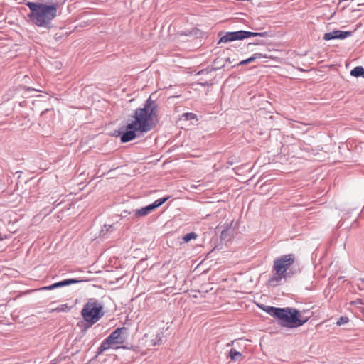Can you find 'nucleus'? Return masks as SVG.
Listing matches in <instances>:
<instances>
[{
	"instance_id": "obj_1",
	"label": "nucleus",
	"mask_w": 364,
	"mask_h": 364,
	"mask_svg": "<svg viewBox=\"0 0 364 364\" xmlns=\"http://www.w3.org/2000/svg\"><path fill=\"white\" fill-rule=\"evenodd\" d=\"M132 119L121 136L122 142H128L136 137V132H147L154 128L159 122L157 106L148 100L144 107L135 110Z\"/></svg>"
},
{
	"instance_id": "obj_2",
	"label": "nucleus",
	"mask_w": 364,
	"mask_h": 364,
	"mask_svg": "<svg viewBox=\"0 0 364 364\" xmlns=\"http://www.w3.org/2000/svg\"><path fill=\"white\" fill-rule=\"evenodd\" d=\"M26 4L30 11L28 17L31 23L38 27L50 28L52 21L58 16V3L28 1Z\"/></svg>"
},
{
	"instance_id": "obj_3",
	"label": "nucleus",
	"mask_w": 364,
	"mask_h": 364,
	"mask_svg": "<svg viewBox=\"0 0 364 364\" xmlns=\"http://www.w3.org/2000/svg\"><path fill=\"white\" fill-rule=\"evenodd\" d=\"M264 310L271 316L279 318L282 326L289 328L301 326L308 321L307 318L300 319L299 312L294 309L267 306Z\"/></svg>"
},
{
	"instance_id": "obj_4",
	"label": "nucleus",
	"mask_w": 364,
	"mask_h": 364,
	"mask_svg": "<svg viewBox=\"0 0 364 364\" xmlns=\"http://www.w3.org/2000/svg\"><path fill=\"white\" fill-rule=\"evenodd\" d=\"M295 261V256L293 254L284 255L274 260L272 272L274 274L269 279V282L278 283L287 276V271Z\"/></svg>"
},
{
	"instance_id": "obj_5",
	"label": "nucleus",
	"mask_w": 364,
	"mask_h": 364,
	"mask_svg": "<svg viewBox=\"0 0 364 364\" xmlns=\"http://www.w3.org/2000/svg\"><path fill=\"white\" fill-rule=\"evenodd\" d=\"M81 315L87 323L93 325L103 316V306L96 299H90L82 309Z\"/></svg>"
},
{
	"instance_id": "obj_6",
	"label": "nucleus",
	"mask_w": 364,
	"mask_h": 364,
	"mask_svg": "<svg viewBox=\"0 0 364 364\" xmlns=\"http://www.w3.org/2000/svg\"><path fill=\"white\" fill-rule=\"evenodd\" d=\"M127 329L125 327L117 328L101 343L100 351L103 352L109 348L117 349L119 345L124 343L125 338L122 336L126 333Z\"/></svg>"
},
{
	"instance_id": "obj_7",
	"label": "nucleus",
	"mask_w": 364,
	"mask_h": 364,
	"mask_svg": "<svg viewBox=\"0 0 364 364\" xmlns=\"http://www.w3.org/2000/svg\"><path fill=\"white\" fill-rule=\"evenodd\" d=\"M168 197L159 198V199L155 200L154 202V203H152L151 205H149L146 207L136 210L134 212V215L136 218H141V217H144V216L147 215L155 208L159 207L163 203H164L168 200Z\"/></svg>"
},
{
	"instance_id": "obj_8",
	"label": "nucleus",
	"mask_w": 364,
	"mask_h": 364,
	"mask_svg": "<svg viewBox=\"0 0 364 364\" xmlns=\"http://www.w3.org/2000/svg\"><path fill=\"white\" fill-rule=\"evenodd\" d=\"M351 35V32L350 31H342L339 30H335L329 33H326L324 34L323 39L326 41H329L332 39H344L346 37H348Z\"/></svg>"
},
{
	"instance_id": "obj_9",
	"label": "nucleus",
	"mask_w": 364,
	"mask_h": 364,
	"mask_svg": "<svg viewBox=\"0 0 364 364\" xmlns=\"http://www.w3.org/2000/svg\"><path fill=\"white\" fill-rule=\"evenodd\" d=\"M80 282L81 280L75 279H67L59 282L54 283L50 286L43 287L41 288L40 290H53L55 288L62 287L64 286H68L73 284H77Z\"/></svg>"
},
{
	"instance_id": "obj_10",
	"label": "nucleus",
	"mask_w": 364,
	"mask_h": 364,
	"mask_svg": "<svg viewBox=\"0 0 364 364\" xmlns=\"http://www.w3.org/2000/svg\"><path fill=\"white\" fill-rule=\"evenodd\" d=\"M236 40H240L238 31L227 32L224 36H223L220 38L218 43H228V42H230V41H236Z\"/></svg>"
},
{
	"instance_id": "obj_11",
	"label": "nucleus",
	"mask_w": 364,
	"mask_h": 364,
	"mask_svg": "<svg viewBox=\"0 0 364 364\" xmlns=\"http://www.w3.org/2000/svg\"><path fill=\"white\" fill-rule=\"evenodd\" d=\"M262 58H269L272 60H276L277 58L273 57V56H267V55H263L262 53H255L249 58H247L246 60H243L241 62H240L239 65H246V64L253 62L254 60H255L257 59Z\"/></svg>"
},
{
	"instance_id": "obj_12",
	"label": "nucleus",
	"mask_w": 364,
	"mask_h": 364,
	"mask_svg": "<svg viewBox=\"0 0 364 364\" xmlns=\"http://www.w3.org/2000/svg\"><path fill=\"white\" fill-rule=\"evenodd\" d=\"M73 306L69 305L68 304H61L54 309H52L49 311L50 313H67L72 310Z\"/></svg>"
},
{
	"instance_id": "obj_13",
	"label": "nucleus",
	"mask_w": 364,
	"mask_h": 364,
	"mask_svg": "<svg viewBox=\"0 0 364 364\" xmlns=\"http://www.w3.org/2000/svg\"><path fill=\"white\" fill-rule=\"evenodd\" d=\"M351 75L354 77H360L364 75V68L360 66H357L353 68L350 72Z\"/></svg>"
},
{
	"instance_id": "obj_14",
	"label": "nucleus",
	"mask_w": 364,
	"mask_h": 364,
	"mask_svg": "<svg viewBox=\"0 0 364 364\" xmlns=\"http://www.w3.org/2000/svg\"><path fill=\"white\" fill-rule=\"evenodd\" d=\"M230 357L232 360H236L238 358H242V354L240 352H237L235 349H231L230 351Z\"/></svg>"
},
{
	"instance_id": "obj_15",
	"label": "nucleus",
	"mask_w": 364,
	"mask_h": 364,
	"mask_svg": "<svg viewBox=\"0 0 364 364\" xmlns=\"http://www.w3.org/2000/svg\"><path fill=\"white\" fill-rule=\"evenodd\" d=\"M197 237V235L194 232H190L184 235L183 240L185 242H188L191 240L196 239Z\"/></svg>"
},
{
	"instance_id": "obj_16",
	"label": "nucleus",
	"mask_w": 364,
	"mask_h": 364,
	"mask_svg": "<svg viewBox=\"0 0 364 364\" xmlns=\"http://www.w3.org/2000/svg\"><path fill=\"white\" fill-rule=\"evenodd\" d=\"M250 33H251L250 31H238L239 39L242 40L244 38H250V37H251Z\"/></svg>"
},
{
	"instance_id": "obj_17",
	"label": "nucleus",
	"mask_w": 364,
	"mask_h": 364,
	"mask_svg": "<svg viewBox=\"0 0 364 364\" xmlns=\"http://www.w3.org/2000/svg\"><path fill=\"white\" fill-rule=\"evenodd\" d=\"M183 117L186 119V120H192V119H197V116L196 114L194 113H192V112H186L183 114Z\"/></svg>"
},
{
	"instance_id": "obj_18",
	"label": "nucleus",
	"mask_w": 364,
	"mask_h": 364,
	"mask_svg": "<svg viewBox=\"0 0 364 364\" xmlns=\"http://www.w3.org/2000/svg\"><path fill=\"white\" fill-rule=\"evenodd\" d=\"M349 319L346 316H341L338 318V320L336 322L337 326H341L343 324L347 323L348 322Z\"/></svg>"
},
{
	"instance_id": "obj_19",
	"label": "nucleus",
	"mask_w": 364,
	"mask_h": 364,
	"mask_svg": "<svg viewBox=\"0 0 364 364\" xmlns=\"http://www.w3.org/2000/svg\"><path fill=\"white\" fill-rule=\"evenodd\" d=\"M161 341V336L159 335H157L155 340H152V346H156V344H159Z\"/></svg>"
},
{
	"instance_id": "obj_20",
	"label": "nucleus",
	"mask_w": 364,
	"mask_h": 364,
	"mask_svg": "<svg viewBox=\"0 0 364 364\" xmlns=\"http://www.w3.org/2000/svg\"><path fill=\"white\" fill-rule=\"evenodd\" d=\"M250 35H251V37H254V36H265V33L251 32Z\"/></svg>"
}]
</instances>
